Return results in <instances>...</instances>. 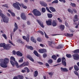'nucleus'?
I'll return each instance as SVG.
<instances>
[{"mask_svg": "<svg viewBox=\"0 0 79 79\" xmlns=\"http://www.w3.org/2000/svg\"><path fill=\"white\" fill-rule=\"evenodd\" d=\"M9 59L7 58H5L4 59H0V65L2 68H6L7 67V64L9 63Z\"/></svg>", "mask_w": 79, "mask_h": 79, "instance_id": "nucleus-1", "label": "nucleus"}, {"mask_svg": "<svg viewBox=\"0 0 79 79\" xmlns=\"http://www.w3.org/2000/svg\"><path fill=\"white\" fill-rule=\"evenodd\" d=\"M10 63L13 66H15V65L17 68H19V65L18 63L16 61L15 58L13 56H11L10 58Z\"/></svg>", "mask_w": 79, "mask_h": 79, "instance_id": "nucleus-2", "label": "nucleus"}, {"mask_svg": "<svg viewBox=\"0 0 79 79\" xmlns=\"http://www.w3.org/2000/svg\"><path fill=\"white\" fill-rule=\"evenodd\" d=\"M0 16H1L3 19L4 23H8L9 21V18L5 16V15H4L2 13V11L1 10H0Z\"/></svg>", "mask_w": 79, "mask_h": 79, "instance_id": "nucleus-3", "label": "nucleus"}, {"mask_svg": "<svg viewBox=\"0 0 79 79\" xmlns=\"http://www.w3.org/2000/svg\"><path fill=\"white\" fill-rule=\"evenodd\" d=\"M33 13L34 15L35 16H41V12L36 9L33 10Z\"/></svg>", "mask_w": 79, "mask_h": 79, "instance_id": "nucleus-4", "label": "nucleus"}, {"mask_svg": "<svg viewBox=\"0 0 79 79\" xmlns=\"http://www.w3.org/2000/svg\"><path fill=\"white\" fill-rule=\"evenodd\" d=\"M73 59L75 60H79V55L78 54H73Z\"/></svg>", "mask_w": 79, "mask_h": 79, "instance_id": "nucleus-5", "label": "nucleus"}, {"mask_svg": "<svg viewBox=\"0 0 79 79\" xmlns=\"http://www.w3.org/2000/svg\"><path fill=\"white\" fill-rule=\"evenodd\" d=\"M46 22L47 26H52V20L51 19L46 20Z\"/></svg>", "mask_w": 79, "mask_h": 79, "instance_id": "nucleus-6", "label": "nucleus"}, {"mask_svg": "<svg viewBox=\"0 0 79 79\" xmlns=\"http://www.w3.org/2000/svg\"><path fill=\"white\" fill-rule=\"evenodd\" d=\"M13 6L15 9H17L18 10H20V7H19V5L17 3H14L13 4Z\"/></svg>", "mask_w": 79, "mask_h": 79, "instance_id": "nucleus-7", "label": "nucleus"}, {"mask_svg": "<svg viewBox=\"0 0 79 79\" xmlns=\"http://www.w3.org/2000/svg\"><path fill=\"white\" fill-rule=\"evenodd\" d=\"M21 17L23 20H26L27 19V17L25 15V14L24 13H22L21 14Z\"/></svg>", "mask_w": 79, "mask_h": 79, "instance_id": "nucleus-8", "label": "nucleus"}, {"mask_svg": "<svg viewBox=\"0 0 79 79\" xmlns=\"http://www.w3.org/2000/svg\"><path fill=\"white\" fill-rule=\"evenodd\" d=\"M37 22L39 24V25L40 26L44 28V23H43V22H40V20H38V19H36V20Z\"/></svg>", "mask_w": 79, "mask_h": 79, "instance_id": "nucleus-9", "label": "nucleus"}, {"mask_svg": "<svg viewBox=\"0 0 79 79\" xmlns=\"http://www.w3.org/2000/svg\"><path fill=\"white\" fill-rule=\"evenodd\" d=\"M11 47V44H7L6 45V47H4V49H5L6 50H9Z\"/></svg>", "mask_w": 79, "mask_h": 79, "instance_id": "nucleus-10", "label": "nucleus"}, {"mask_svg": "<svg viewBox=\"0 0 79 79\" xmlns=\"http://www.w3.org/2000/svg\"><path fill=\"white\" fill-rule=\"evenodd\" d=\"M27 58H28L30 61L34 62V60L33 59V58L30 55H28L27 56Z\"/></svg>", "mask_w": 79, "mask_h": 79, "instance_id": "nucleus-11", "label": "nucleus"}, {"mask_svg": "<svg viewBox=\"0 0 79 79\" xmlns=\"http://www.w3.org/2000/svg\"><path fill=\"white\" fill-rule=\"evenodd\" d=\"M38 51L40 53H44L47 52V50L45 49H39Z\"/></svg>", "mask_w": 79, "mask_h": 79, "instance_id": "nucleus-12", "label": "nucleus"}, {"mask_svg": "<svg viewBox=\"0 0 79 79\" xmlns=\"http://www.w3.org/2000/svg\"><path fill=\"white\" fill-rule=\"evenodd\" d=\"M60 69L62 72H68V70L66 68L61 67L60 68Z\"/></svg>", "mask_w": 79, "mask_h": 79, "instance_id": "nucleus-13", "label": "nucleus"}, {"mask_svg": "<svg viewBox=\"0 0 79 79\" xmlns=\"http://www.w3.org/2000/svg\"><path fill=\"white\" fill-rule=\"evenodd\" d=\"M55 48L56 49H60L61 48H63V45L60 44L59 45H58L57 46H56L55 47Z\"/></svg>", "mask_w": 79, "mask_h": 79, "instance_id": "nucleus-14", "label": "nucleus"}, {"mask_svg": "<svg viewBox=\"0 0 79 79\" xmlns=\"http://www.w3.org/2000/svg\"><path fill=\"white\" fill-rule=\"evenodd\" d=\"M25 47L27 48L28 49H30V50H33V49H34V48L31 46H29L28 45H26Z\"/></svg>", "mask_w": 79, "mask_h": 79, "instance_id": "nucleus-15", "label": "nucleus"}, {"mask_svg": "<svg viewBox=\"0 0 79 79\" xmlns=\"http://www.w3.org/2000/svg\"><path fill=\"white\" fill-rule=\"evenodd\" d=\"M40 3L43 6H44L45 7H46V6H47V3H46L45 2H40Z\"/></svg>", "mask_w": 79, "mask_h": 79, "instance_id": "nucleus-16", "label": "nucleus"}, {"mask_svg": "<svg viewBox=\"0 0 79 79\" xmlns=\"http://www.w3.org/2000/svg\"><path fill=\"white\" fill-rule=\"evenodd\" d=\"M77 15H75L74 19H73L74 22H76V21H77L79 20V19L77 18Z\"/></svg>", "mask_w": 79, "mask_h": 79, "instance_id": "nucleus-17", "label": "nucleus"}, {"mask_svg": "<svg viewBox=\"0 0 79 79\" xmlns=\"http://www.w3.org/2000/svg\"><path fill=\"white\" fill-rule=\"evenodd\" d=\"M56 21H55V20H53L52 22V25L53 27H55L56 26V25H57Z\"/></svg>", "mask_w": 79, "mask_h": 79, "instance_id": "nucleus-18", "label": "nucleus"}, {"mask_svg": "<svg viewBox=\"0 0 79 79\" xmlns=\"http://www.w3.org/2000/svg\"><path fill=\"white\" fill-rule=\"evenodd\" d=\"M38 71H35L34 72V73L33 74V76L35 77H36L38 76Z\"/></svg>", "mask_w": 79, "mask_h": 79, "instance_id": "nucleus-19", "label": "nucleus"}, {"mask_svg": "<svg viewBox=\"0 0 79 79\" xmlns=\"http://www.w3.org/2000/svg\"><path fill=\"white\" fill-rule=\"evenodd\" d=\"M73 34H69L68 33H67L66 36V37H73Z\"/></svg>", "mask_w": 79, "mask_h": 79, "instance_id": "nucleus-20", "label": "nucleus"}, {"mask_svg": "<svg viewBox=\"0 0 79 79\" xmlns=\"http://www.w3.org/2000/svg\"><path fill=\"white\" fill-rule=\"evenodd\" d=\"M49 9L50 10H51L52 11V12H55V11H56V10H55V8H53V7H50Z\"/></svg>", "mask_w": 79, "mask_h": 79, "instance_id": "nucleus-21", "label": "nucleus"}, {"mask_svg": "<svg viewBox=\"0 0 79 79\" xmlns=\"http://www.w3.org/2000/svg\"><path fill=\"white\" fill-rule=\"evenodd\" d=\"M16 55L17 56H23V54L21 52H20L19 51L16 52Z\"/></svg>", "mask_w": 79, "mask_h": 79, "instance_id": "nucleus-22", "label": "nucleus"}, {"mask_svg": "<svg viewBox=\"0 0 79 79\" xmlns=\"http://www.w3.org/2000/svg\"><path fill=\"white\" fill-rule=\"evenodd\" d=\"M16 55L17 56H23V54L21 52H20L19 51L16 52Z\"/></svg>", "mask_w": 79, "mask_h": 79, "instance_id": "nucleus-23", "label": "nucleus"}, {"mask_svg": "<svg viewBox=\"0 0 79 79\" xmlns=\"http://www.w3.org/2000/svg\"><path fill=\"white\" fill-rule=\"evenodd\" d=\"M34 54L37 57H39V54L37 51L35 50L33 52Z\"/></svg>", "mask_w": 79, "mask_h": 79, "instance_id": "nucleus-24", "label": "nucleus"}, {"mask_svg": "<svg viewBox=\"0 0 79 79\" xmlns=\"http://www.w3.org/2000/svg\"><path fill=\"white\" fill-rule=\"evenodd\" d=\"M6 46V44L5 43H1L0 44V47H3L5 49L4 47H5Z\"/></svg>", "mask_w": 79, "mask_h": 79, "instance_id": "nucleus-25", "label": "nucleus"}, {"mask_svg": "<svg viewBox=\"0 0 79 79\" xmlns=\"http://www.w3.org/2000/svg\"><path fill=\"white\" fill-rule=\"evenodd\" d=\"M74 68L75 71H79V68L76 65H74Z\"/></svg>", "mask_w": 79, "mask_h": 79, "instance_id": "nucleus-26", "label": "nucleus"}, {"mask_svg": "<svg viewBox=\"0 0 79 79\" xmlns=\"http://www.w3.org/2000/svg\"><path fill=\"white\" fill-rule=\"evenodd\" d=\"M31 40L34 43H36V40L34 38V37H31Z\"/></svg>", "mask_w": 79, "mask_h": 79, "instance_id": "nucleus-27", "label": "nucleus"}, {"mask_svg": "<svg viewBox=\"0 0 79 79\" xmlns=\"http://www.w3.org/2000/svg\"><path fill=\"white\" fill-rule=\"evenodd\" d=\"M23 39H24V40H26L27 42H29V39L28 38H27V37H26V36H24L22 37Z\"/></svg>", "mask_w": 79, "mask_h": 79, "instance_id": "nucleus-28", "label": "nucleus"}, {"mask_svg": "<svg viewBox=\"0 0 79 79\" xmlns=\"http://www.w3.org/2000/svg\"><path fill=\"white\" fill-rule=\"evenodd\" d=\"M47 16L48 18H52L53 17V15L52 14H48Z\"/></svg>", "mask_w": 79, "mask_h": 79, "instance_id": "nucleus-29", "label": "nucleus"}, {"mask_svg": "<svg viewBox=\"0 0 79 79\" xmlns=\"http://www.w3.org/2000/svg\"><path fill=\"white\" fill-rule=\"evenodd\" d=\"M17 77H18V79H24V77L23 76V75H18L17 76Z\"/></svg>", "mask_w": 79, "mask_h": 79, "instance_id": "nucleus-30", "label": "nucleus"}, {"mask_svg": "<svg viewBox=\"0 0 79 79\" xmlns=\"http://www.w3.org/2000/svg\"><path fill=\"white\" fill-rule=\"evenodd\" d=\"M74 53H79V49H77L73 51Z\"/></svg>", "mask_w": 79, "mask_h": 79, "instance_id": "nucleus-31", "label": "nucleus"}, {"mask_svg": "<svg viewBox=\"0 0 79 79\" xmlns=\"http://www.w3.org/2000/svg\"><path fill=\"white\" fill-rule=\"evenodd\" d=\"M68 11L69 13H70L72 14H73V11L70 9V8L68 9Z\"/></svg>", "mask_w": 79, "mask_h": 79, "instance_id": "nucleus-32", "label": "nucleus"}, {"mask_svg": "<svg viewBox=\"0 0 79 79\" xmlns=\"http://www.w3.org/2000/svg\"><path fill=\"white\" fill-rule=\"evenodd\" d=\"M52 58L54 60H56V59L57 58V57H56V56L55 55L52 56Z\"/></svg>", "mask_w": 79, "mask_h": 79, "instance_id": "nucleus-33", "label": "nucleus"}, {"mask_svg": "<svg viewBox=\"0 0 79 79\" xmlns=\"http://www.w3.org/2000/svg\"><path fill=\"white\" fill-rule=\"evenodd\" d=\"M60 29H61V30H64V26L63 25H61L60 26Z\"/></svg>", "mask_w": 79, "mask_h": 79, "instance_id": "nucleus-34", "label": "nucleus"}, {"mask_svg": "<svg viewBox=\"0 0 79 79\" xmlns=\"http://www.w3.org/2000/svg\"><path fill=\"white\" fill-rule=\"evenodd\" d=\"M48 63L49 64H51L52 63H53V60H52L50 59H49V60L48 61Z\"/></svg>", "mask_w": 79, "mask_h": 79, "instance_id": "nucleus-35", "label": "nucleus"}, {"mask_svg": "<svg viewBox=\"0 0 79 79\" xmlns=\"http://www.w3.org/2000/svg\"><path fill=\"white\" fill-rule=\"evenodd\" d=\"M62 64L64 66H66V61L62 62Z\"/></svg>", "mask_w": 79, "mask_h": 79, "instance_id": "nucleus-36", "label": "nucleus"}, {"mask_svg": "<svg viewBox=\"0 0 79 79\" xmlns=\"http://www.w3.org/2000/svg\"><path fill=\"white\" fill-rule=\"evenodd\" d=\"M41 11L42 13H45V11H46V9H45V8L43 7L41 9Z\"/></svg>", "mask_w": 79, "mask_h": 79, "instance_id": "nucleus-37", "label": "nucleus"}, {"mask_svg": "<svg viewBox=\"0 0 79 79\" xmlns=\"http://www.w3.org/2000/svg\"><path fill=\"white\" fill-rule=\"evenodd\" d=\"M48 45L49 46H51V45H52L53 44V41H48Z\"/></svg>", "mask_w": 79, "mask_h": 79, "instance_id": "nucleus-38", "label": "nucleus"}, {"mask_svg": "<svg viewBox=\"0 0 79 79\" xmlns=\"http://www.w3.org/2000/svg\"><path fill=\"white\" fill-rule=\"evenodd\" d=\"M66 56L67 58H71L72 57V56L70 54H67Z\"/></svg>", "mask_w": 79, "mask_h": 79, "instance_id": "nucleus-39", "label": "nucleus"}, {"mask_svg": "<svg viewBox=\"0 0 79 79\" xmlns=\"http://www.w3.org/2000/svg\"><path fill=\"white\" fill-rule=\"evenodd\" d=\"M43 58H45L47 56V54L46 53H44L43 54Z\"/></svg>", "mask_w": 79, "mask_h": 79, "instance_id": "nucleus-40", "label": "nucleus"}, {"mask_svg": "<svg viewBox=\"0 0 79 79\" xmlns=\"http://www.w3.org/2000/svg\"><path fill=\"white\" fill-rule=\"evenodd\" d=\"M29 65V62L27 61L25 62V64H24L23 66H28Z\"/></svg>", "mask_w": 79, "mask_h": 79, "instance_id": "nucleus-41", "label": "nucleus"}, {"mask_svg": "<svg viewBox=\"0 0 79 79\" xmlns=\"http://www.w3.org/2000/svg\"><path fill=\"white\" fill-rule=\"evenodd\" d=\"M58 3V0H56L52 2V3Z\"/></svg>", "mask_w": 79, "mask_h": 79, "instance_id": "nucleus-42", "label": "nucleus"}, {"mask_svg": "<svg viewBox=\"0 0 79 79\" xmlns=\"http://www.w3.org/2000/svg\"><path fill=\"white\" fill-rule=\"evenodd\" d=\"M2 36L3 37H4V38L5 39H7V37H6V35L5 34H3L2 35Z\"/></svg>", "mask_w": 79, "mask_h": 79, "instance_id": "nucleus-43", "label": "nucleus"}, {"mask_svg": "<svg viewBox=\"0 0 79 79\" xmlns=\"http://www.w3.org/2000/svg\"><path fill=\"white\" fill-rule=\"evenodd\" d=\"M71 3L73 7H76V4H75L74 3H72L71 2Z\"/></svg>", "mask_w": 79, "mask_h": 79, "instance_id": "nucleus-44", "label": "nucleus"}, {"mask_svg": "<svg viewBox=\"0 0 79 79\" xmlns=\"http://www.w3.org/2000/svg\"><path fill=\"white\" fill-rule=\"evenodd\" d=\"M66 58L64 57H63L62 58V62L63 61H66Z\"/></svg>", "mask_w": 79, "mask_h": 79, "instance_id": "nucleus-45", "label": "nucleus"}, {"mask_svg": "<svg viewBox=\"0 0 79 79\" xmlns=\"http://www.w3.org/2000/svg\"><path fill=\"white\" fill-rule=\"evenodd\" d=\"M37 41H38V42H41L42 40L40 37H38L37 39Z\"/></svg>", "mask_w": 79, "mask_h": 79, "instance_id": "nucleus-46", "label": "nucleus"}, {"mask_svg": "<svg viewBox=\"0 0 79 79\" xmlns=\"http://www.w3.org/2000/svg\"><path fill=\"white\" fill-rule=\"evenodd\" d=\"M26 63V62H24L23 64H20L19 65V67L20 68H21V67H22L23 66H24V64H25Z\"/></svg>", "mask_w": 79, "mask_h": 79, "instance_id": "nucleus-47", "label": "nucleus"}, {"mask_svg": "<svg viewBox=\"0 0 79 79\" xmlns=\"http://www.w3.org/2000/svg\"><path fill=\"white\" fill-rule=\"evenodd\" d=\"M23 58H20L19 60V63H21V62H23Z\"/></svg>", "mask_w": 79, "mask_h": 79, "instance_id": "nucleus-48", "label": "nucleus"}, {"mask_svg": "<svg viewBox=\"0 0 79 79\" xmlns=\"http://www.w3.org/2000/svg\"><path fill=\"white\" fill-rule=\"evenodd\" d=\"M12 54L14 55H16V51H15V50H13L12 51Z\"/></svg>", "mask_w": 79, "mask_h": 79, "instance_id": "nucleus-49", "label": "nucleus"}, {"mask_svg": "<svg viewBox=\"0 0 79 79\" xmlns=\"http://www.w3.org/2000/svg\"><path fill=\"white\" fill-rule=\"evenodd\" d=\"M46 9L48 12H49V13H52V12H51V11H50V10L49 8H48V7H46Z\"/></svg>", "mask_w": 79, "mask_h": 79, "instance_id": "nucleus-50", "label": "nucleus"}, {"mask_svg": "<svg viewBox=\"0 0 79 79\" xmlns=\"http://www.w3.org/2000/svg\"><path fill=\"white\" fill-rule=\"evenodd\" d=\"M22 6L23 8H25V9H26V8H27V6H25L23 4H22Z\"/></svg>", "mask_w": 79, "mask_h": 79, "instance_id": "nucleus-51", "label": "nucleus"}, {"mask_svg": "<svg viewBox=\"0 0 79 79\" xmlns=\"http://www.w3.org/2000/svg\"><path fill=\"white\" fill-rule=\"evenodd\" d=\"M38 32H39V33H40V34H42V35H43L44 34V32H43V31H39Z\"/></svg>", "mask_w": 79, "mask_h": 79, "instance_id": "nucleus-52", "label": "nucleus"}, {"mask_svg": "<svg viewBox=\"0 0 79 79\" xmlns=\"http://www.w3.org/2000/svg\"><path fill=\"white\" fill-rule=\"evenodd\" d=\"M61 61V59H60V58H59L57 60V63H60Z\"/></svg>", "mask_w": 79, "mask_h": 79, "instance_id": "nucleus-53", "label": "nucleus"}, {"mask_svg": "<svg viewBox=\"0 0 79 79\" xmlns=\"http://www.w3.org/2000/svg\"><path fill=\"white\" fill-rule=\"evenodd\" d=\"M74 73L77 76H78L79 74H78V73H77V72L76 71H74Z\"/></svg>", "mask_w": 79, "mask_h": 79, "instance_id": "nucleus-54", "label": "nucleus"}, {"mask_svg": "<svg viewBox=\"0 0 79 79\" xmlns=\"http://www.w3.org/2000/svg\"><path fill=\"white\" fill-rule=\"evenodd\" d=\"M25 69L27 70V73H29L30 71H29V69H28V68L27 67H26L25 68Z\"/></svg>", "mask_w": 79, "mask_h": 79, "instance_id": "nucleus-55", "label": "nucleus"}, {"mask_svg": "<svg viewBox=\"0 0 79 79\" xmlns=\"http://www.w3.org/2000/svg\"><path fill=\"white\" fill-rule=\"evenodd\" d=\"M57 19H58V21H59V22L60 23H62V20H61V19H60V18H58Z\"/></svg>", "mask_w": 79, "mask_h": 79, "instance_id": "nucleus-56", "label": "nucleus"}, {"mask_svg": "<svg viewBox=\"0 0 79 79\" xmlns=\"http://www.w3.org/2000/svg\"><path fill=\"white\" fill-rule=\"evenodd\" d=\"M18 29V28H15L14 29V32H15V31Z\"/></svg>", "mask_w": 79, "mask_h": 79, "instance_id": "nucleus-57", "label": "nucleus"}, {"mask_svg": "<svg viewBox=\"0 0 79 79\" xmlns=\"http://www.w3.org/2000/svg\"><path fill=\"white\" fill-rule=\"evenodd\" d=\"M15 26L16 28H18V25H17V24H16V23H15Z\"/></svg>", "mask_w": 79, "mask_h": 79, "instance_id": "nucleus-58", "label": "nucleus"}, {"mask_svg": "<svg viewBox=\"0 0 79 79\" xmlns=\"http://www.w3.org/2000/svg\"><path fill=\"white\" fill-rule=\"evenodd\" d=\"M12 16H15V14L14 13L12 12L11 14H10Z\"/></svg>", "mask_w": 79, "mask_h": 79, "instance_id": "nucleus-59", "label": "nucleus"}, {"mask_svg": "<svg viewBox=\"0 0 79 79\" xmlns=\"http://www.w3.org/2000/svg\"><path fill=\"white\" fill-rule=\"evenodd\" d=\"M2 6H4V7H6V8H8V6H7V5L6 4L4 5H2Z\"/></svg>", "mask_w": 79, "mask_h": 79, "instance_id": "nucleus-60", "label": "nucleus"}, {"mask_svg": "<svg viewBox=\"0 0 79 79\" xmlns=\"http://www.w3.org/2000/svg\"><path fill=\"white\" fill-rule=\"evenodd\" d=\"M28 15H30V16H32V17H34V15H32V13H30L28 14Z\"/></svg>", "mask_w": 79, "mask_h": 79, "instance_id": "nucleus-61", "label": "nucleus"}, {"mask_svg": "<svg viewBox=\"0 0 79 79\" xmlns=\"http://www.w3.org/2000/svg\"><path fill=\"white\" fill-rule=\"evenodd\" d=\"M38 64H40L41 65H42V64H43V63H42V62H38Z\"/></svg>", "mask_w": 79, "mask_h": 79, "instance_id": "nucleus-62", "label": "nucleus"}, {"mask_svg": "<svg viewBox=\"0 0 79 79\" xmlns=\"http://www.w3.org/2000/svg\"><path fill=\"white\" fill-rule=\"evenodd\" d=\"M45 35L46 38H47V39L48 38V36L47 35L46 33H45Z\"/></svg>", "mask_w": 79, "mask_h": 79, "instance_id": "nucleus-63", "label": "nucleus"}, {"mask_svg": "<svg viewBox=\"0 0 79 79\" xmlns=\"http://www.w3.org/2000/svg\"><path fill=\"white\" fill-rule=\"evenodd\" d=\"M18 76H15L14 77L13 79H18Z\"/></svg>", "mask_w": 79, "mask_h": 79, "instance_id": "nucleus-64", "label": "nucleus"}]
</instances>
